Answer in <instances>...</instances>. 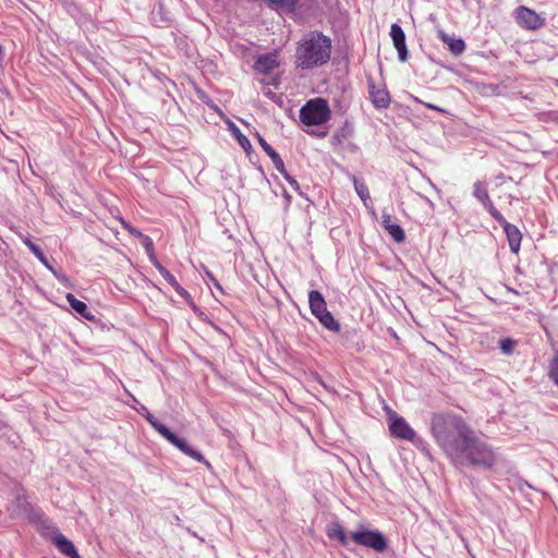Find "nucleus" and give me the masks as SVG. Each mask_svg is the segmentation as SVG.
<instances>
[{
  "mask_svg": "<svg viewBox=\"0 0 558 558\" xmlns=\"http://www.w3.org/2000/svg\"><path fill=\"white\" fill-rule=\"evenodd\" d=\"M432 433L439 447L457 464L488 469L495 462L493 450L474 437L456 415L435 414L432 418Z\"/></svg>",
  "mask_w": 558,
  "mask_h": 558,
  "instance_id": "f257e3e1",
  "label": "nucleus"
},
{
  "mask_svg": "<svg viewBox=\"0 0 558 558\" xmlns=\"http://www.w3.org/2000/svg\"><path fill=\"white\" fill-rule=\"evenodd\" d=\"M331 54V40L319 32H311L299 43L295 63L303 70L326 64Z\"/></svg>",
  "mask_w": 558,
  "mask_h": 558,
  "instance_id": "f03ea898",
  "label": "nucleus"
},
{
  "mask_svg": "<svg viewBox=\"0 0 558 558\" xmlns=\"http://www.w3.org/2000/svg\"><path fill=\"white\" fill-rule=\"evenodd\" d=\"M331 110L328 101L317 97L310 99L300 110V120L306 126H318L329 121Z\"/></svg>",
  "mask_w": 558,
  "mask_h": 558,
  "instance_id": "7ed1b4c3",
  "label": "nucleus"
},
{
  "mask_svg": "<svg viewBox=\"0 0 558 558\" xmlns=\"http://www.w3.org/2000/svg\"><path fill=\"white\" fill-rule=\"evenodd\" d=\"M351 539L357 545L372 548L376 551H384L387 547V543L383 534L377 531H356L351 534Z\"/></svg>",
  "mask_w": 558,
  "mask_h": 558,
  "instance_id": "20e7f679",
  "label": "nucleus"
},
{
  "mask_svg": "<svg viewBox=\"0 0 558 558\" xmlns=\"http://www.w3.org/2000/svg\"><path fill=\"white\" fill-rule=\"evenodd\" d=\"M389 430L396 438L413 441L416 434L408 422L397 413L392 412L388 417Z\"/></svg>",
  "mask_w": 558,
  "mask_h": 558,
  "instance_id": "39448f33",
  "label": "nucleus"
},
{
  "mask_svg": "<svg viewBox=\"0 0 558 558\" xmlns=\"http://www.w3.org/2000/svg\"><path fill=\"white\" fill-rule=\"evenodd\" d=\"M517 23L526 29H538L544 25V20L533 10L520 5L514 13Z\"/></svg>",
  "mask_w": 558,
  "mask_h": 558,
  "instance_id": "423d86ee",
  "label": "nucleus"
},
{
  "mask_svg": "<svg viewBox=\"0 0 558 558\" xmlns=\"http://www.w3.org/2000/svg\"><path fill=\"white\" fill-rule=\"evenodd\" d=\"M170 444H172L173 446H175L178 449H180L184 454L189 456L190 458L194 459L195 461L197 462H204L206 464H208V462L205 460L204 456L193 449L187 442L185 439L183 438H180L178 437L177 435H174L170 429L169 432L165 435V437Z\"/></svg>",
  "mask_w": 558,
  "mask_h": 558,
  "instance_id": "0eeeda50",
  "label": "nucleus"
},
{
  "mask_svg": "<svg viewBox=\"0 0 558 558\" xmlns=\"http://www.w3.org/2000/svg\"><path fill=\"white\" fill-rule=\"evenodd\" d=\"M390 37L393 41V46L398 51V58L401 62L408 60V49L405 45V34L398 24H392L390 28Z\"/></svg>",
  "mask_w": 558,
  "mask_h": 558,
  "instance_id": "6e6552de",
  "label": "nucleus"
},
{
  "mask_svg": "<svg viewBox=\"0 0 558 558\" xmlns=\"http://www.w3.org/2000/svg\"><path fill=\"white\" fill-rule=\"evenodd\" d=\"M367 85L372 104L378 109L387 108L390 104V97L386 88H376L372 78H368Z\"/></svg>",
  "mask_w": 558,
  "mask_h": 558,
  "instance_id": "1a4fd4ad",
  "label": "nucleus"
},
{
  "mask_svg": "<svg viewBox=\"0 0 558 558\" xmlns=\"http://www.w3.org/2000/svg\"><path fill=\"white\" fill-rule=\"evenodd\" d=\"M279 65L278 56L276 53H265L257 58L255 70L263 74H268Z\"/></svg>",
  "mask_w": 558,
  "mask_h": 558,
  "instance_id": "9d476101",
  "label": "nucleus"
},
{
  "mask_svg": "<svg viewBox=\"0 0 558 558\" xmlns=\"http://www.w3.org/2000/svg\"><path fill=\"white\" fill-rule=\"evenodd\" d=\"M308 303L311 312L315 317H318L328 311L326 301L319 291H310Z\"/></svg>",
  "mask_w": 558,
  "mask_h": 558,
  "instance_id": "9b49d317",
  "label": "nucleus"
},
{
  "mask_svg": "<svg viewBox=\"0 0 558 558\" xmlns=\"http://www.w3.org/2000/svg\"><path fill=\"white\" fill-rule=\"evenodd\" d=\"M502 227H504L505 233L507 235L511 252L518 253L520 250V244H521V239H522L520 230L515 226L509 223L508 221H506L502 225Z\"/></svg>",
  "mask_w": 558,
  "mask_h": 558,
  "instance_id": "f8f14e48",
  "label": "nucleus"
},
{
  "mask_svg": "<svg viewBox=\"0 0 558 558\" xmlns=\"http://www.w3.org/2000/svg\"><path fill=\"white\" fill-rule=\"evenodd\" d=\"M53 543L63 555L69 556L70 558H81L73 543L69 541L63 534L56 533L53 535Z\"/></svg>",
  "mask_w": 558,
  "mask_h": 558,
  "instance_id": "ddd939ff",
  "label": "nucleus"
},
{
  "mask_svg": "<svg viewBox=\"0 0 558 558\" xmlns=\"http://www.w3.org/2000/svg\"><path fill=\"white\" fill-rule=\"evenodd\" d=\"M381 219L384 228L392 239L397 242H402L405 238L403 229L399 225L391 222V216L389 214L384 213Z\"/></svg>",
  "mask_w": 558,
  "mask_h": 558,
  "instance_id": "4468645a",
  "label": "nucleus"
},
{
  "mask_svg": "<svg viewBox=\"0 0 558 558\" xmlns=\"http://www.w3.org/2000/svg\"><path fill=\"white\" fill-rule=\"evenodd\" d=\"M326 534L330 539H337L342 546L348 545V537L340 523L333 522L329 524L326 529Z\"/></svg>",
  "mask_w": 558,
  "mask_h": 558,
  "instance_id": "2eb2a0df",
  "label": "nucleus"
},
{
  "mask_svg": "<svg viewBox=\"0 0 558 558\" xmlns=\"http://www.w3.org/2000/svg\"><path fill=\"white\" fill-rule=\"evenodd\" d=\"M66 301L69 302L70 306L82 317L93 320L94 315L88 311L87 305L83 302L77 300L72 293L66 294Z\"/></svg>",
  "mask_w": 558,
  "mask_h": 558,
  "instance_id": "dca6fc26",
  "label": "nucleus"
},
{
  "mask_svg": "<svg viewBox=\"0 0 558 558\" xmlns=\"http://www.w3.org/2000/svg\"><path fill=\"white\" fill-rule=\"evenodd\" d=\"M137 413L146 418L151 427L157 430L162 437L169 432V428L163 424L159 423L155 416L148 411L147 408L137 409Z\"/></svg>",
  "mask_w": 558,
  "mask_h": 558,
  "instance_id": "f3484780",
  "label": "nucleus"
},
{
  "mask_svg": "<svg viewBox=\"0 0 558 558\" xmlns=\"http://www.w3.org/2000/svg\"><path fill=\"white\" fill-rule=\"evenodd\" d=\"M442 39L448 45L449 50L456 56L462 53L465 49V44L460 38H450L444 35Z\"/></svg>",
  "mask_w": 558,
  "mask_h": 558,
  "instance_id": "a211bd4d",
  "label": "nucleus"
},
{
  "mask_svg": "<svg viewBox=\"0 0 558 558\" xmlns=\"http://www.w3.org/2000/svg\"><path fill=\"white\" fill-rule=\"evenodd\" d=\"M316 318L327 329H329L331 331H339L340 325L338 324V322L335 320L332 314L329 311H327L326 313H324L323 315H320Z\"/></svg>",
  "mask_w": 558,
  "mask_h": 558,
  "instance_id": "6ab92c4d",
  "label": "nucleus"
},
{
  "mask_svg": "<svg viewBox=\"0 0 558 558\" xmlns=\"http://www.w3.org/2000/svg\"><path fill=\"white\" fill-rule=\"evenodd\" d=\"M353 184L354 190L360 196L361 201L365 206H367V201H369V192L367 185L364 182L356 179L355 177H353Z\"/></svg>",
  "mask_w": 558,
  "mask_h": 558,
  "instance_id": "aec40b11",
  "label": "nucleus"
},
{
  "mask_svg": "<svg viewBox=\"0 0 558 558\" xmlns=\"http://www.w3.org/2000/svg\"><path fill=\"white\" fill-rule=\"evenodd\" d=\"M230 129H231L233 135L235 136V138L238 140L239 145L245 151H248L252 147L248 138L241 133V131L239 130V128L235 124L231 123Z\"/></svg>",
  "mask_w": 558,
  "mask_h": 558,
  "instance_id": "412c9836",
  "label": "nucleus"
},
{
  "mask_svg": "<svg viewBox=\"0 0 558 558\" xmlns=\"http://www.w3.org/2000/svg\"><path fill=\"white\" fill-rule=\"evenodd\" d=\"M24 244L32 251V253L47 267L49 268L50 270H52V268L49 266L48 264V260L47 258L45 257L44 253L41 252V250L36 245L34 244L29 239H25L23 240Z\"/></svg>",
  "mask_w": 558,
  "mask_h": 558,
  "instance_id": "4be33fe9",
  "label": "nucleus"
},
{
  "mask_svg": "<svg viewBox=\"0 0 558 558\" xmlns=\"http://www.w3.org/2000/svg\"><path fill=\"white\" fill-rule=\"evenodd\" d=\"M473 195H474V196H475V197H476L481 203H483L484 201H486L487 198H489L486 186H485L483 183H481V182H476V183L474 184Z\"/></svg>",
  "mask_w": 558,
  "mask_h": 558,
  "instance_id": "5701e85b",
  "label": "nucleus"
},
{
  "mask_svg": "<svg viewBox=\"0 0 558 558\" xmlns=\"http://www.w3.org/2000/svg\"><path fill=\"white\" fill-rule=\"evenodd\" d=\"M138 238L142 239V244L144 245L147 254L149 255V258H151V255H154V244L149 236L144 235L142 232H137Z\"/></svg>",
  "mask_w": 558,
  "mask_h": 558,
  "instance_id": "b1692460",
  "label": "nucleus"
},
{
  "mask_svg": "<svg viewBox=\"0 0 558 558\" xmlns=\"http://www.w3.org/2000/svg\"><path fill=\"white\" fill-rule=\"evenodd\" d=\"M270 159H271L272 165H274V167L276 168L277 171H279L283 177L288 174V172H287V170L284 168V162L281 159V157L279 156V154H276Z\"/></svg>",
  "mask_w": 558,
  "mask_h": 558,
  "instance_id": "393cba45",
  "label": "nucleus"
},
{
  "mask_svg": "<svg viewBox=\"0 0 558 558\" xmlns=\"http://www.w3.org/2000/svg\"><path fill=\"white\" fill-rule=\"evenodd\" d=\"M499 344H500V350L502 351V353L509 355L512 353L515 342L511 339L506 338V339L500 340Z\"/></svg>",
  "mask_w": 558,
  "mask_h": 558,
  "instance_id": "a878e982",
  "label": "nucleus"
},
{
  "mask_svg": "<svg viewBox=\"0 0 558 558\" xmlns=\"http://www.w3.org/2000/svg\"><path fill=\"white\" fill-rule=\"evenodd\" d=\"M549 377L553 381H558V353L555 354L549 365Z\"/></svg>",
  "mask_w": 558,
  "mask_h": 558,
  "instance_id": "bb28decb",
  "label": "nucleus"
},
{
  "mask_svg": "<svg viewBox=\"0 0 558 558\" xmlns=\"http://www.w3.org/2000/svg\"><path fill=\"white\" fill-rule=\"evenodd\" d=\"M256 135L259 145L262 146L263 150L268 155L269 158L278 154L258 133Z\"/></svg>",
  "mask_w": 558,
  "mask_h": 558,
  "instance_id": "cd10ccee",
  "label": "nucleus"
},
{
  "mask_svg": "<svg viewBox=\"0 0 558 558\" xmlns=\"http://www.w3.org/2000/svg\"><path fill=\"white\" fill-rule=\"evenodd\" d=\"M489 214L492 215V217L498 221L501 226L507 221L505 219V217L500 214V211H498L496 208L493 209L492 211H489Z\"/></svg>",
  "mask_w": 558,
  "mask_h": 558,
  "instance_id": "c85d7f7f",
  "label": "nucleus"
},
{
  "mask_svg": "<svg viewBox=\"0 0 558 558\" xmlns=\"http://www.w3.org/2000/svg\"><path fill=\"white\" fill-rule=\"evenodd\" d=\"M160 275L163 277V279H165L168 283H170L171 281H173V279H175V278H174V276H173L172 274H170V271H169V270H167L166 268H161V269H160Z\"/></svg>",
  "mask_w": 558,
  "mask_h": 558,
  "instance_id": "c756f323",
  "label": "nucleus"
},
{
  "mask_svg": "<svg viewBox=\"0 0 558 558\" xmlns=\"http://www.w3.org/2000/svg\"><path fill=\"white\" fill-rule=\"evenodd\" d=\"M284 178L289 182V184L291 185L292 189H294L295 191H299L300 185H299L298 181L294 178L289 175V173L287 175H284Z\"/></svg>",
  "mask_w": 558,
  "mask_h": 558,
  "instance_id": "7c9ffc66",
  "label": "nucleus"
},
{
  "mask_svg": "<svg viewBox=\"0 0 558 558\" xmlns=\"http://www.w3.org/2000/svg\"><path fill=\"white\" fill-rule=\"evenodd\" d=\"M411 97H412V99H413L415 102H417V104H423V105H425L427 108H430V109H433V110L442 111V109H440L439 107H437V106H435V105H432V104H425V102H423L421 99H418V98H417V97H415V96H411Z\"/></svg>",
  "mask_w": 558,
  "mask_h": 558,
  "instance_id": "2f4dec72",
  "label": "nucleus"
},
{
  "mask_svg": "<svg viewBox=\"0 0 558 558\" xmlns=\"http://www.w3.org/2000/svg\"><path fill=\"white\" fill-rule=\"evenodd\" d=\"M411 97H412V99H413L415 102H417V104H423V105H425L427 108H430V109H433V110L442 111V109H440L439 107H437V106H435V105H432V104H425V102H423L421 99H418V98H417V97H415V96H411Z\"/></svg>",
  "mask_w": 558,
  "mask_h": 558,
  "instance_id": "473e14b6",
  "label": "nucleus"
},
{
  "mask_svg": "<svg viewBox=\"0 0 558 558\" xmlns=\"http://www.w3.org/2000/svg\"><path fill=\"white\" fill-rule=\"evenodd\" d=\"M43 517V512L39 510L32 509V513L28 515L31 521H37L40 520Z\"/></svg>",
  "mask_w": 558,
  "mask_h": 558,
  "instance_id": "72a5a7b5",
  "label": "nucleus"
},
{
  "mask_svg": "<svg viewBox=\"0 0 558 558\" xmlns=\"http://www.w3.org/2000/svg\"><path fill=\"white\" fill-rule=\"evenodd\" d=\"M130 397H131L132 402H133V403L131 404V407H132L136 412H137V409L146 408L145 405L141 404V403L138 402V400H137L134 396L130 395Z\"/></svg>",
  "mask_w": 558,
  "mask_h": 558,
  "instance_id": "f704fd0d",
  "label": "nucleus"
},
{
  "mask_svg": "<svg viewBox=\"0 0 558 558\" xmlns=\"http://www.w3.org/2000/svg\"><path fill=\"white\" fill-rule=\"evenodd\" d=\"M482 204L484 205V207L487 209L488 213L492 211L493 209H495V206H494L493 202L490 201V198H487Z\"/></svg>",
  "mask_w": 558,
  "mask_h": 558,
  "instance_id": "c9c22d12",
  "label": "nucleus"
},
{
  "mask_svg": "<svg viewBox=\"0 0 558 558\" xmlns=\"http://www.w3.org/2000/svg\"><path fill=\"white\" fill-rule=\"evenodd\" d=\"M548 120L558 121V111H549L546 113Z\"/></svg>",
  "mask_w": 558,
  "mask_h": 558,
  "instance_id": "e433bc0d",
  "label": "nucleus"
},
{
  "mask_svg": "<svg viewBox=\"0 0 558 558\" xmlns=\"http://www.w3.org/2000/svg\"><path fill=\"white\" fill-rule=\"evenodd\" d=\"M150 260L153 262L154 266L157 268V270L160 272L161 268H165L155 257V255H151Z\"/></svg>",
  "mask_w": 558,
  "mask_h": 558,
  "instance_id": "4c0bfd02",
  "label": "nucleus"
},
{
  "mask_svg": "<svg viewBox=\"0 0 558 558\" xmlns=\"http://www.w3.org/2000/svg\"><path fill=\"white\" fill-rule=\"evenodd\" d=\"M177 293H178L180 296L184 298V299H189V298H190L189 292H187L183 287H181V289H179V290L177 291Z\"/></svg>",
  "mask_w": 558,
  "mask_h": 558,
  "instance_id": "58836bf2",
  "label": "nucleus"
},
{
  "mask_svg": "<svg viewBox=\"0 0 558 558\" xmlns=\"http://www.w3.org/2000/svg\"><path fill=\"white\" fill-rule=\"evenodd\" d=\"M169 284H170V286L175 290V292H177L179 289H181V286H180V283L178 282V280H177V279H173V281H171Z\"/></svg>",
  "mask_w": 558,
  "mask_h": 558,
  "instance_id": "ea45409f",
  "label": "nucleus"
},
{
  "mask_svg": "<svg viewBox=\"0 0 558 558\" xmlns=\"http://www.w3.org/2000/svg\"><path fill=\"white\" fill-rule=\"evenodd\" d=\"M169 284H170V286L175 290V292H177L179 289H181V286H180V283L178 282V280H177V279H173V281H171Z\"/></svg>",
  "mask_w": 558,
  "mask_h": 558,
  "instance_id": "a19ab883",
  "label": "nucleus"
},
{
  "mask_svg": "<svg viewBox=\"0 0 558 558\" xmlns=\"http://www.w3.org/2000/svg\"><path fill=\"white\" fill-rule=\"evenodd\" d=\"M169 284H170V286L175 290V292H177L179 289H181V286H180V283L178 282V280H177V279H173V281H171Z\"/></svg>",
  "mask_w": 558,
  "mask_h": 558,
  "instance_id": "79ce46f5",
  "label": "nucleus"
},
{
  "mask_svg": "<svg viewBox=\"0 0 558 558\" xmlns=\"http://www.w3.org/2000/svg\"><path fill=\"white\" fill-rule=\"evenodd\" d=\"M206 275H207V278H210V279L213 280L214 284H215L217 288H220V286H219L218 281L213 277V275H211L208 270H206Z\"/></svg>",
  "mask_w": 558,
  "mask_h": 558,
  "instance_id": "37998d69",
  "label": "nucleus"
},
{
  "mask_svg": "<svg viewBox=\"0 0 558 558\" xmlns=\"http://www.w3.org/2000/svg\"><path fill=\"white\" fill-rule=\"evenodd\" d=\"M123 225H124V227H125L126 229H129V230H130V232H131L132 234H134V235H137V236H138V233H137V232H140L138 230L130 228L125 222H123Z\"/></svg>",
  "mask_w": 558,
  "mask_h": 558,
  "instance_id": "c03bdc74",
  "label": "nucleus"
},
{
  "mask_svg": "<svg viewBox=\"0 0 558 558\" xmlns=\"http://www.w3.org/2000/svg\"><path fill=\"white\" fill-rule=\"evenodd\" d=\"M312 134H316L319 137H325L326 136V132H319V133L312 132Z\"/></svg>",
  "mask_w": 558,
  "mask_h": 558,
  "instance_id": "a18cd8bd",
  "label": "nucleus"
},
{
  "mask_svg": "<svg viewBox=\"0 0 558 558\" xmlns=\"http://www.w3.org/2000/svg\"><path fill=\"white\" fill-rule=\"evenodd\" d=\"M2 68V46L0 45V69Z\"/></svg>",
  "mask_w": 558,
  "mask_h": 558,
  "instance_id": "49530a36",
  "label": "nucleus"
},
{
  "mask_svg": "<svg viewBox=\"0 0 558 558\" xmlns=\"http://www.w3.org/2000/svg\"><path fill=\"white\" fill-rule=\"evenodd\" d=\"M524 485H526L529 488H532L531 484H527L526 482H524Z\"/></svg>",
  "mask_w": 558,
  "mask_h": 558,
  "instance_id": "de8ad7c7",
  "label": "nucleus"
},
{
  "mask_svg": "<svg viewBox=\"0 0 558 558\" xmlns=\"http://www.w3.org/2000/svg\"><path fill=\"white\" fill-rule=\"evenodd\" d=\"M555 384L558 386V380H557V381H555Z\"/></svg>",
  "mask_w": 558,
  "mask_h": 558,
  "instance_id": "09e8293b",
  "label": "nucleus"
}]
</instances>
